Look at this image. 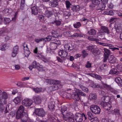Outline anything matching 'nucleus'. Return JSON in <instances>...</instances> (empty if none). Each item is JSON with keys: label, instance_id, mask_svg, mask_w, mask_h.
<instances>
[{"label": "nucleus", "instance_id": "nucleus-11", "mask_svg": "<svg viewBox=\"0 0 122 122\" xmlns=\"http://www.w3.org/2000/svg\"><path fill=\"white\" fill-rule=\"evenodd\" d=\"M74 116L73 113L70 112H66L65 115H63V118L64 120H66L67 119L72 117Z\"/></svg>", "mask_w": 122, "mask_h": 122}, {"label": "nucleus", "instance_id": "nucleus-54", "mask_svg": "<svg viewBox=\"0 0 122 122\" xmlns=\"http://www.w3.org/2000/svg\"><path fill=\"white\" fill-rule=\"evenodd\" d=\"M24 51V54L25 55V56L27 57L30 53V50L25 51Z\"/></svg>", "mask_w": 122, "mask_h": 122}, {"label": "nucleus", "instance_id": "nucleus-14", "mask_svg": "<svg viewBox=\"0 0 122 122\" xmlns=\"http://www.w3.org/2000/svg\"><path fill=\"white\" fill-rule=\"evenodd\" d=\"M42 101V98L40 95L36 96L34 98V102L36 104H40Z\"/></svg>", "mask_w": 122, "mask_h": 122}, {"label": "nucleus", "instance_id": "nucleus-55", "mask_svg": "<svg viewBox=\"0 0 122 122\" xmlns=\"http://www.w3.org/2000/svg\"><path fill=\"white\" fill-rule=\"evenodd\" d=\"M110 72L113 74L117 75L118 74L119 72L117 69H114L113 70H111Z\"/></svg>", "mask_w": 122, "mask_h": 122}, {"label": "nucleus", "instance_id": "nucleus-24", "mask_svg": "<svg viewBox=\"0 0 122 122\" xmlns=\"http://www.w3.org/2000/svg\"><path fill=\"white\" fill-rule=\"evenodd\" d=\"M21 99V96H18L15 98L13 102L16 104H18L20 103Z\"/></svg>", "mask_w": 122, "mask_h": 122}, {"label": "nucleus", "instance_id": "nucleus-1", "mask_svg": "<svg viewBox=\"0 0 122 122\" xmlns=\"http://www.w3.org/2000/svg\"><path fill=\"white\" fill-rule=\"evenodd\" d=\"M99 32L100 33H106L110 36H112V32H111L108 28L105 26H101Z\"/></svg>", "mask_w": 122, "mask_h": 122}, {"label": "nucleus", "instance_id": "nucleus-7", "mask_svg": "<svg viewBox=\"0 0 122 122\" xmlns=\"http://www.w3.org/2000/svg\"><path fill=\"white\" fill-rule=\"evenodd\" d=\"M66 51L63 50H60L59 51V56L63 59H65L67 58L68 53Z\"/></svg>", "mask_w": 122, "mask_h": 122}, {"label": "nucleus", "instance_id": "nucleus-27", "mask_svg": "<svg viewBox=\"0 0 122 122\" xmlns=\"http://www.w3.org/2000/svg\"><path fill=\"white\" fill-rule=\"evenodd\" d=\"M115 81L119 86H122V80L120 78L118 77L116 78Z\"/></svg>", "mask_w": 122, "mask_h": 122}, {"label": "nucleus", "instance_id": "nucleus-35", "mask_svg": "<svg viewBox=\"0 0 122 122\" xmlns=\"http://www.w3.org/2000/svg\"><path fill=\"white\" fill-rule=\"evenodd\" d=\"M89 97L91 100H95L97 99V95L95 94L92 93L89 95Z\"/></svg>", "mask_w": 122, "mask_h": 122}, {"label": "nucleus", "instance_id": "nucleus-15", "mask_svg": "<svg viewBox=\"0 0 122 122\" xmlns=\"http://www.w3.org/2000/svg\"><path fill=\"white\" fill-rule=\"evenodd\" d=\"M108 62L111 64H114L116 61V58L113 55H111L108 57Z\"/></svg>", "mask_w": 122, "mask_h": 122}, {"label": "nucleus", "instance_id": "nucleus-58", "mask_svg": "<svg viewBox=\"0 0 122 122\" xmlns=\"http://www.w3.org/2000/svg\"><path fill=\"white\" fill-rule=\"evenodd\" d=\"M95 78L101 81L102 79V77L100 76L99 75H97L96 74Z\"/></svg>", "mask_w": 122, "mask_h": 122}, {"label": "nucleus", "instance_id": "nucleus-16", "mask_svg": "<svg viewBox=\"0 0 122 122\" xmlns=\"http://www.w3.org/2000/svg\"><path fill=\"white\" fill-rule=\"evenodd\" d=\"M19 47L17 46H15L13 49L12 54V56L13 57L16 56V55L18 53Z\"/></svg>", "mask_w": 122, "mask_h": 122}, {"label": "nucleus", "instance_id": "nucleus-42", "mask_svg": "<svg viewBox=\"0 0 122 122\" xmlns=\"http://www.w3.org/2000/svg\"><path fill=\"white\" fill-rule=\"evenodd\" d=\"M52 23L56 26H59L61 24V22L59 20H56L52 22Z\"/></svg>", "mask_w": 122, "mask_h": 122}, {"label": "nucleus", "instance_id": "nucleus-22", "mask_svg": "<svg viewBox=\"0 0 122 122\" xmlns=\"http://www.w3.org/2000/svg\"><path fill=\"white\" fill-rule=\"evenodd\" d=\"M110 98L108 96H103L102 98V102L106 103H108L110 101Z\"/></svg>", "mask_w": 122, "mask_h": 122}, {"label": "nucleus", "instance_id": "nucleus-32", "mask_svg": "<svg viewBox=\"0 0 122 122\" xmlns=\"http://www.w3.org/2000/svg\"><path fill=\"white\" fill-rule=\"evenodd\" d=\"M87 33L90 35H95L96 34V31L94 29H92L88 31Z\"/></svg>", "mask_w": 122, "mask_h": 122}, {"label": "nucleus", "instance_id": "nucleus-51", "mask_svg": "<svg viewBox=\"0 0 122 122\" xmlns=\"http://www.w3.org/2000/svg\"><path fill=\"white\" fill-rule=\"evenodd\" d=\"M105 14L106 15H114V13L113 11L112 10H110L109 12L107 11H105Z\"/></svg>", "mask_w": 122, "mask_h": 122}, {"label": "nucleus", "instance_id": "nucleus-36", "mask_svg": "<svg viewBox=\"0 0 122 122\" xmlns=\"http://www.w3.org/2000/svg\"><path fill=\"white\" fill-rule=\"evenodd\" d=\"M25 0H21L20 7V9L21 10H24L25 7Z\"/></svg>", "mask_w": 122, "mask_h": 122}, {"label": "nucleus", "instance_id": "nucleus-30", "mask_svg": "<svg viewBox=\"0 0 122 122\" xmlns=\"http://www.w3.org/2000/svg\"><path fill=\"white\" fill-rule=\"evenodd\" d=\"M105 6L103 4H101L99 5L97 7V10H103L105 9Z\"/></svg>", "mask_w": 122, "mask_h": 122}, {"label": "nucleus", "instance_id": "nucleus-37", "mask_svg": "<svg viewBox=\"0 0 122 122\" xmlns=\"http://www.w3.org/2000/svg\"><path fill=\"white\" fill-rule=\"evenodd\" d=\"M87 115L89 120H92L93 118V116L92 115V113L91 112H88L87 113Z\"/></svg>", "mask_w": 122, "mask_h": 122}, {"label": "nucleus", "instance_id": "nucleus-34", "mask_svg": "<svg viewBox=\"0 0 122 122\" xmlns=\"http://www.w3.org/2000/svg\"><path fill=\"white\" fill-rule=\"evenodd\" d=\"M33 90L36 93H39L41 92H43L42 89L41 88L37 87L36 88H34Z\"/></svg>", "mask_w": 122, "mask_h": 122}, {"label": "nucleus", "instance_id": "nucleus-3", "mask_svg": "<svg viewBox=\"0 0 122 122\" xmlns=\"http://www.w3.org/2000/svg\"><path fill=\"white\" fill-rule=\"evenodd\" d=\"M1 94L2 96L0 97V103L5 104L7 102L6 100L8 98V94L5 92H3Z\"/></svg>", "mask_w": 122, "mask_h": 122}, {"label": "nucleus", "instance_id": "nucleus-12", "mask_svg": "<svg viewBox=\"0 0 122 122\" xmlns=\"http://www.w3.org/2000/svg\"><path fill=\"white\" fill-rule=\"evenodd\" d=\"M65 50H68L69 51L73 50L74 48V46L71 43H69L65 44L64 46Z\"/></svg>", "mask_w": 122, "mask_h": 122}, {"label": "nucleus", "instance_id": "nucleus-10", "mask_svg": "<svg viewBox=\"0 0 122 122\" xmlns=\"http://www.w3.org/2000/svg\"><path fill=\"white\" fill-rule=\"evenodd\" d=\"M82 114L79 113H76L74 116L75 120L76 122H81L83 120Z\"/></svg>", "mask_w": 122, "mask_h": 122}, {"label": "nucleus", "instance_id": "nucleus-44", "mask_svg": "<svg viewBox=\"0 0 122 122\" xmlns=\"http://www.w3.org/2000/svg\"><path fill=\"white\" fill-rule=\"evenodd\" d=\"M95 48L94 46L92 45H89L86 47L87 50L91 51L92 52Z\"/></svg>", "mask_w": 122, "mask_h": 122}, {"label": "nucleus", "instance_id": "nucleus-6", "mask_svg": "<svg viewBox=\"0 0 122 122\" xmlns=\"http://www.w3.org/2000/svg\"><path fill=\"white\" fill-rule=\"evenodd\" d=\"M24 108L23 106H20L16 114V117L18 118H19L21 115H22V114L24 113Z\"/></svg>", "mask_w": 122, "mask_h": 122}, {"label": "nucleus", "instance_id": "nucleus-49", "mask_svg": "<svg viewBox=\"0 0 122 122\" xmlns=\"http://www.w3.org/2000/svg\"><path fill=\"white\" fill-rule=\"evenodd\" d=\"M45 40V39L42 38L40 39H35L34 41L38 43L42 41H44Z\"/></svg>", "mask_w": 122, "mask_h": 122}, {"label": "nucleus", "instance_id": "nucleus-38", "mask_svg": "<svg viewBox=\"0 0 122 122\" xmlns=\"http://www.w3.org/2000/svg\"><path fill=\"white\" fill-rule=\"evenodd\" d=\"M104 55L105 56H108L110 54V51L108 49L104 48Z\"/></svg>", "mask_w": 122, "mask_h": 122}, {"label": "nucleus", "instance_id": "nucleus-60", "mask_svg": "<svg viewBox=\"0 0 122 122\" xmlns=\"http://www.w3.org/2000/svg\"><path fill=\"white\" fill-rule=\"evenodd\" d=\"M82 22H83V21H85V23L83 24L84 25H85L86 24H87V23L88 22L89 23L90 22L91 23V22L89 21H88V20L87 19H86L85 18H82Z\"/></svg>", "mask_w": 122, "mask_h": 122}, {"label": "nucleus", "instance_id": "nucleus-33", "mask_svg": "<svg viewBox=\"0 0 122 122\" xmlns=\"http://www.w3.org/2000/svg\"><path fill=\"white\" fill-rule=\"evenodd\" d=\"M63 16L65 18L68 19L71 15L70 13L69 12L64 11L63 13Z\"/></svg>", "mask_w": 122, "mask_h": 122}, {"label": "nucleus", "instance_id": "nucleus-46", "mask_svg": "<svg viewBox=\"0 0 122 122\" xmlns=\"http://www.w3.org/2000/svg\"><path fill=\"white\" fill-rule=\"evenodd\" d=\"M102 84L104 87L107 89L111 90L112 89V88L110 85H108L106 84L103 83Z\"/></svg>", "mask_w": 122, "mask_h": 122}, {"label": "nucleus", "instance_id": "nucleus-2", "mask_svg": "<svg viewBox=\"0 0 122 122\" xmlns=\"http://www.w3.org/2000/svg\"><path fill=\"white\" fill-rule=\"evenodd\" d=\"M35 113L36 115L42 117L44 116L46 114L45 112L42 108L35 109Z\"/></svg>", "mask_w": 122, "mask_h": 122}, {"label": "nucleus", "instance_id": "nucleus-57", "mask_svg": "<svg viewBox=\"0 0 122 122\" xmlns=\"http://www.w3.org/2000/svg\"><path fill=\"white\" fill-rule=\"evenodd\" d=\"M53 11L52 10V11H49L48 10H47L46 11V14L49 15H48V16H49L50 15H52L53 14Z\"/></svg>", "mask_w": 122, "mask_h": 122}, {"label": "nucleus", "instance_id": "nucleus-31", "mask_svg": "<svg viewBox=\"0 0 122 122\" xmlns=\"http://www.w3.org/2000/svg\"><path fill=\"white\" fill-rule=\"evenodd\" d=\"M93 54L95 56H97L100 53L99 49L97 48H95L92 52Z\"/></svg>", "mask_w": 122, "mask_h": 122}, {"label": "nucleus", "instance_id": "nucleus-25", "mask_svg": "<svg viewBox=\"0 0 122 122\" xmlns=\"http://www.w3.org/2000/svg\"><path fill=\"white\" fill-rule=\"evenodd\" d=\"M51 33L52 37L54 38L58 37L61 36L59 35V34L54 30H52Z\"/></svg>", "mask_w": 122, "mask_h": 122}, {"label": "nucleus", "instance_id": "nucleus-64", "mask_svg": "<svg viewBox=\"0 0 122 122\" xmlns=\"http://www.w3.org/2000/svg\"><path fill=\"white\" fill-rule=\"evenodd\" d=\"M82 55L83 57H85L88 55V54L87 53L86 51L85 50H84L82 51Z\"/></svg>", "mask_w": 122, "mask_h": 122}, {"label": "nucleus", "instance_id": "nucleus-9", "mask_svg": "<svg viewBox=\"0 0 122 122\" xmlns=\"http://www.w3.org/2000/svg\"><path fill=\"white\" fill-rule=\"evenodd\" d=\"M100 105L102 107L107 110L109 111L111 109L112 106L109 103L101 102Z\"/></svg>", "mask_w": 122, "mask_h": 122}, {"label": "nucleus", "instance_id": "nucleus-56", "mask_svg": "<svg viewBox=\"0 0 122 122\" xmlns=\"http://www.w3.org/2000/svg\"><path fill=\"white\" fill-rule=\"evenodd\" d=\"M4 20L6 24L9 23L10 21V20L9 18H6L4 19Z\"/></svg>", "mask_w": 122, "mask_h": 122}, {"label": "nucleus", "instance_id": "nucleus-39", "mask_svg": "<svg viewBox=\"0 0 122 122\" xmlns=\"http://www.w3.org/2000/svg\"><path fill=\"white\" fill-rule=\"evenodd\" d=\"M51 43H54L58 45L60 43V41L59 40H57L56 39H54L51 40Z\"/></svg>", "mask_w": 122, "mask_h": 122}, {"label": "nucleus", "instance_id": "nucleus-53", "mask_svg": "<svg viewBox=\"0 0 122 122\" xmlns=\"http://www.w3.org/2000/svg\"><path fill=\"white\" fill-rule=\"evenodd\" d=\"M23 46L24 51L29 50V49L27 45H25V42H24L23 44Z\"/></svg>", "mask_w": 122, "mask_h": 122}, {"label": "nucleus", "instance_id": "nucleus-29", "mask_svg": "<svg viewBox=\"0 0 122 122\" xmlns=\"http://www.w3.org/2000/svg\"><path fill=\"white\" fill-rule=\"evenodd\" d=\"M19 118H18L17 117L16 118L17 119H19L20 118L21 119V120L23 122H26L28 120V117L25 115H24V113L22 114V115H21Z\"/></svg>", "mask_w": 122, "mask_h": 122}, {"label": "nucleus", "instance_id": "nucleus-20", "mask_svg": "<svg viewBox=\"0 0 122 122\" xmlns=\"http://www.w3.org/2000/svg\"><path fill=\"white\" fill-rule=\"evenodd\" d=\"M46 82L49 84H53L59 83L60 81L58 80H51L49 79L46 80Z\"/></svg>", "mask_w": 122, "mask_h": 122}, {"label": "nucleus", "instance_id": "nucleus-63", "mask_svg": "<svg viewBox=\"0 0 122 122\" xmlns=\"http://www.w3.org/2000/svg\"><path fill=\"white\" fill-rule=\"evenodd\" d=\"M66 110L67 109L66 108H64L63 107H62L61 108V111L63 115H63H65V114H64V112H67L66 111Z\"/></svg>", "mask_w": 122, "mask_h": 122}, {"label": "nucleus", "instance_id": "nucleus-18", "mask_svg": "<svg viewBox=\"0 0 122 122\" xmlns=\"http://www.w3.org/2000/svg\"><path fill=\"white\" fill-rule=\"evenodd\" d=\"M49 5L52 7H55L58 5V3L55 0H51L49 3Z\"/></svg>", "mask_w": 122, "mask_h": 122}, {"label": "nucleus", "instance_id": "nucleus-47", "mask_svg": "<svg viewBox=\"0 0 122 122\" xmlns=\"http://www.w3.org/2000/svg\"><path fill=\"white\" fill-rule=\"evenodd\" d=\"M79 86L83 91L86 92L88 91V89L86 87L81 85H79Z\"/></svg>", "mask_w": 122, "mask_h": 122}, {"label": "nucleus", "instance_id": "nucleus-28", "mask_svg": "<svg viewBox=\"0 0 122 122\" xmlns=\"http://www.w3.org/2000/svg\"><path fill=\"white\" fill-rule=\"evenodd\" d=\"M37 64L36 62L35 61H34L31 65H30L29 68L30 70H31L33 68H36L37 66Z\"/></svg>", "mask_w": 122, "mask_h": 122}, {"label": "nucleus", "instance_id": "nucleus-4", "mask_svg": "<svg viewBox=\"0 0 122 122\" xmlns=\"http://www.w3.org/2000/svg\"><path fill=\"white\" fill-rule=\"evenodd\" d=\"M91 111L95 114H99L101 112V109L98 106L92 105L90 107Z\"/></svg>", "mask_w": 122, "mask_h": 122}, {"label": "nucleus", "instance_id": "nucleus-61", "mask_svg": "<svg viewBox=\"0 0 122 122\" xmlns=\"http://www.w3.org/2000/svg\"><path fill=\"white\" fill-rule=\"evenodd\" d=\"M87 39L91 41H96L97 40V39L96 38H93L92 36H90L88 37Z\"/></svg>", "mask_w": 122, "mask_h": 122}, {"label": "nucleus", "instance_id": "nucleus-48", "mask_svg": "<svg viewBox=\"0 0 122 122\" xmlns=\"http://www.w3.org/2000/svg\"><path fill=\"white\" fill-rule=\"evenodd\" d=\"M44 38L45 39V40L44 41H49L51 40V41L52 40V36L50 35L48 36L46 38Z\"/></svg>", "mask_w": 122, "mask_h": 122}, {"label": "nucleus", "instance_id": "nucleus-8", "mask_svg": "<svg viewBox=\"0 0 122 122\" xmlns=\"http://www.w3.org/2000/svg\"><path fill=\"white\" fill-rule=\"evenodd\" d=\"M33 103L31 100L26 98L23 101L22 104L26 106H31Z\"/></svg>", "mask_w": 122, "mask_h": 122}, {"label": "nucleus", "instance_id": "nucleus-59", "mask_svg": "<svg viewBox=\"0 0 122 122\" xmlns=\"http://www.w3.org/2000/svg\"><path fill=\"white\" fill-rule=\"evenodd\" d=\"M92 63H90L89 61H87L86 65V67L87 68H90L91 67Z\"/></svg>", "mask_w": 122, "mask_h": 122}, {"label": "nucleus", "instance_id": "nucleus-62", "mask_svg": "<svg viewBox=\"0 0 122 122\" xmlns=\"http://www.w3.org/2000/svg\"><path fill=\"white\" fill-rule=\"evenodd\" d=\"M80 34H78L77 33H75L73 35H71V37L73 38L74 37H77L80 36Z\"/></svg>", "mask_w": 122, "mask_h": 122}, {"label": "nucleus", "instance_id": "nucleus-50", "mask_svg": "<svg viewBox=\"0 0 122 122\" xmlns=\"http://www.w3.org/2000/svg\"><path fill=\"white\" fill-rule=\"evenodd\" d=\"M74 116L70 118L67 119L66 120H65L67 121L68 122H74Z\"/></svg>", "mask_w": 122, "mask_h": 122}, {"label": "nucleus", "instance_id": "nucleus-43", "mask_svg": "<svg viewBox=\"0 0 122 122\" xmlns=\"http://www.w3.org/2000/svg\"><path fill=\"white\" fill-rule=\"evenodd\" d=\"M81 25L80 22H78L73 24L74 27L76 28H77L80 27Z\"/></svg>", "mask_w": 122, "mask_h": 122}, {"label": "nucleus", "instance_id": "nucleus-17", "mask_svg": "<svg viewBox=\"0 0 122 122\" xmlns=\"http://www.w3.org/2000/svg\"><path fill=\"white\" fill-rule=\"evenodd\" d=\"M55 103L53 102H49L48 104V107L51 111H53L55 109Z\"/></svg>", "mask_w": 122, "mask_h": 122}, {"label": "nucleus", "instance_id": "nucleus-5", "mask_svg": "<svg viewBox=\"0 0 122 122\" xmlns=\"http://www.w3.org/2000/svg\"><path fill=\"white\" fill-rule=\"evenodd\" d=\"M62 87V85L59 83L54 84L53 86L49 87L48 89L50 90V91H54L61 88Z\"/></svg>", "mask_w": 122, "mask_h": 122}, {"label": "nucleus", "instance_id": "nucleus-19", "mask_svg": "<svg viewBox=\"0 0 122 122\" xmlns=\"http://www.w3.org/2000/svg\"><path fill=\"white\" fill-rule=\"evenodd\" d=\"M4 111V114L6 115L7 114L8 115H9L10 114L9 112L7 110V108L6 107H4L2 105H0V111L2 112L3 111Z\"/></svg>", "mask_w": 122, "mask_h": 122}, {"label": "nucleus", "instance_id": "nucleus-21", "mask_svg": "<svg viewBox=\"0 0 122 122\" xmlns=\"http://www.w3.org/2000/svg\"><path fill=\"white\" fill-rule=\"evenodd\" d=\"M100 1L98 0H92V4L90 5V7L91 9H93L95 7L93 5H98L100 4Z\"/></svg>", "mask_w": 122, "mask_h": 122}, {"label": "nucleus", "instance_id": "nucleus-45", "mask_svg": "<svg viewBox=\"0 0 122 122\" xmlns=\"http://www.w3.org/2000/svg\"><path fill=\"white\" fill-rule=\"evenodd\" d=\"M64 35L66 37H71V34L70 31H66L65 32L63 33Z\"/></svg>", "mask_w": 122, "mask_h": 122}, {"label": "nucleus", "instance_id": "nucleus-41", "mask_svg": "<svg viewBox=\"0 0 122 122\" xmlns=\"http://www.w3.org/2000/svg\"><path fill=\"white\" fill-rule=\"evenodd\" d=\"M57 45L54 43H51L50 44V46L52 50H54L57 48Z\"/></svg>", "mask_w": 122, "mask_h": 122}, {"label": "nucleus", "instance_id": "nucleus-52", "mask_svg": "<svg viewBox=\"0 0 122 122\" xmlns=\"http://www.w3.org/2000/svg\"><path fill=\"white\" fill-rule=\"evenodd\" d=\"M66 7L67 9H68L70 7V6L71 5V3L68 0L66 1Z\"/></svg>", "mask_w": 122, "mask_h": 122}, {"label": "nucleus", "instance_id": "nucleus-26", "mask_svg": "<svg viewBox=\"0 0 122 122\" xmlns=\"http://www.w3.org/2000/svg\"><path fill=\"white\" fill-rule=\"evenodd\" d=\"M81 8V7L79 5H77L72 6V10L73 11L77 12L79 11Z\"/></svg>", "mask_w": 122, "mask_h": 122}, {"label": "nucleus", "instance_id": "nucleus-23", "mask_svg": "<svg viewBox=\"0 0 122 122\" xmlns=\"http://www.w3.org/2000/svg\"><path fill=\"white\" fill-rule=\"evenodd\" d=\"M32 13L34 15H37L38 13V8L37 7L34 6L31 8Z\"/></svg>", "mask_w": 122, "mask_h": 122}, {"label": "nucleus", "instance_id": "nucleus-13", "mask_svg": "<svg viewBox=\"0 0 122 122\" xmlns=\"http://www.w3.org/2000/svg\"><path fill=\"white\" fill-rule=\"evenodd\" d=\"M73 99L76 101H78L80 99V95L77 91L73 92L72 95Z\"/></svg>", "mask_w": 122, "mask_h": 122}, {"label": "nucleus", "instance_id": "nucleus-40", "mask_svg": "<svg viewBox=\"0 0 122 122\" xmlns=\"http://www.w3.org/2000/svg\"><path fill=\"white\" fill-rule=\"evenodd\" d=\"M98 44L103 46H109L110 47H112V46L111 44L103 42H98Z\"/></svg>", "mask_w": 122, "mask_h": 122}]
</instances>
